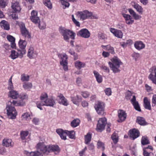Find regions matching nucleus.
I'll use <instances>...</instances> for the list:
<instances>
[{"instance_id": "obj_1", "label": "nucleus", "mask_w": 156, "mask_h": 156, "mask_svg": "<svg viewBox=\"0 0 156 156\" xmlns=\"http://www.w3.org/2000/svg\"><path fill=\"white\" fill-rule=\"evenodd\" d=\"M39 147V149L46 155L52 152H54L55 154H57L60 151V149L57 145H46L43 143V144L40 145Z\"/></svg>"}, {"instance_id": "obj_2", "label": "nucleus", "mask_w": 156, "mask_h": 156, "mask_svg": "<svg viewBox=\"0 0 156 156\" xmlns=\"http://www.w3.org/2000/svg\"><path fill=\"white\" fill-rule=\"evenodd\" d=\"M108 64L113 72L116 73L120 72L119 68L122 63L117 57L115 56L111 59V61L108 62Z\"/></svg>"}, {"instance_id": "obj_3", "label": "nucleus", "mask_w": 156, "mask_h": 156, "mask_svg": "<svg viewBox=\"0 0 156 156\" xmlns=\"http://www.w3.org/2000/svg\"><path fill=\"white\" fill-rule=\"evenodd\" d=\"M59 31L61 34L63 36L64 40L68 42L69 38L74 39L76 35L75 33L72 31L67 29L64 28L60 27L59 28Z\"/></svg>"}, {"instance_id": "obj_4", "label": "nucleus", "mask_w": 156, "mask_h": 156, "mask_svg": "<svg viewBox=\"0 0 156 156\" xmlns=\"http://www.w3.org/2000/svg\"><path fill=\"white\" fill-rule=\"evenodd\" d=\"M56 132L62 140H66V135L71 139H75L76 138L75 133L74 131H69L67 130H64L62 129H58L56 130Z\"/></svg>"}, {"instance_id": "obj_5", "label": "nucleus", "mask_w": 156, "mask_h": 156, "mask_svg": "<svg viewBox=\"0 0 156 156\" xmlns=\"http://www.w3.org/2000/svg\"><path fill=\"white\" fill-rule=\"evenodd\" d=\"M9 104H11L10 102H7L5 108L7 117L9 119H14L16 118L17 113L14 106H10Z\"/></svg>"}, {"instance_id": "obj_6", "label": "nucleus", "mask_w": 156, "mask_h": 156, "mask_svg": "<svg viewBox=\"0 0 156 156\" xmlns=\"http://www.w3.org/2000/svg\"><path fill=\"white\" fill-rule=\"evenodd\" d=\"M58 56L61 59L60 61V65L62 66L64 71H66L68 70L67 55L65 53L63 54H60Z\"/></svg>"}, {"instance_id": "obj_7", "label": "nucleus", "mask_w": 156, "mask_h": 156, "mask_svg": "<svg viewBox=\"0 0 156 156\" xmlns=\"http://www.w3.org/2000/svg\"><path fill=\"white\" fill-rule=\"evenodd\" d=\"M12 8L13 10V12L11 14L13 19L16 20L18 19V13H20V4L18 2H16L13 3L12 5Z\"/></svg>"}, {"instance_id": "obj_8", "label": "nucleus", "mask_w": 156, "mask_h": 156, "mask_svg": "<svg viewBox=\"0 0 156 156\" xmlns=\"http://www.w3.org/2000/svg\"><path fill=\"white\" fill-rule=\"evenodd\" d=\"M107 123V119L105 118H100L97 124L96 130L99 132H101L105 128Z\"/></svg>"}, {"instance_id": "obj_9", "label": "nucleus", "mask_w": 156, "mask_h": 156, "mask_svg": "<svg viewBox=\"0 0 156 156\" xmlns=\"http://www.w3.org/2000/svg\"><path fill=\"white\" fill-rule=\"evenodd\" d=\"M92 15V13L91 12H89L87 10L83 11H78L77 12V16L82 20L89 18Z\"/></svg>"}, {"instance_id": "obj_10", "label": "nucleus", "mask_w": 156, "mask_h": 156, "mask_svg": "<svg viewBox=\"0 0 156 156\" xmlns=\"http://www.w3.org/2000/svg\"><path fill=\"white\" fill-rule=\"evenodd\" d=\"M20 30L23 36L28 38H30V34L28 30L26 27L25 24L23 22L20 23Z\"/></svg>"}, {"instance_id": "obj_11", "label": "nucleus", "mask_w": 156, "mask_h": 156, "mask_svg": "<svg viewBox=\"0 0 156 156\" xmlns=\"http://www.w3.org/2000/svg\"><path fill=\"white\" fill-rule=\"evenodd\" d=\"M150 74L148 76L149 79L151 80L153 83L156 85V67H152L150 69Z\"/></svg>"}, {"instance_id": "obj_12", "label": "nucleus", "mask_w": 156, "mask_h": 156, "mask_svg": "<svg viewBox=\"0 0 156 156\" xmlns=\"http://www.w3.org/2000/svg\"><path fill=\"white\" fill-rule=\"evenodd\" d=\"M78 36L85 38H88L90 36V34L87 29H82L77 33Z\"/></svg>"}, {"instance_id": "obj_13", "label": "nucleus", "mask_w": 156, "mask_h": 156, "mask_svg": "<svg viewBox=\"0 0 156 156\" xmlns=\"http://www.w3.org/2000/svg\"><path fill=\"white\" fill-rule=\"evenodd\" d=\"M94 108L98 114H102L103 113L104 109V103L101 102H98L95 104Z\"/></svg>"}, {"instance_id": "obj_14", "label": "nucleus", "mask_w": 156, "mask_h": 156, "mask_svg": "<svg viewBox=\"0 0 156 156\" xmlns=\"http://www.w3.org/2000/svg\"><path fill=\"white\" fill-rule=\"evenodd\" d=\"M7 38L8 40L11 42V46H10L8 44H5V48L6 49H7V48L8 47L9 48L10 47L13 49H16V47L15 43V38L11 35H8L7 36Z\"/></svg>"}, {"instance_id": "obj_15", "label": "nucleus", "mask_w": 156, "mask_h": 156, "mask_svg": "<svg viewBox=\"0 0 156 156\" xmlns=\"http://www.w3.org/2000/svg\"><path fill=\"white\" fill-rule=\"evenodd\" d=\"M31 15L30 19L33 23L37 24L40 22L39 18L37 16V11L33 10L31 12Z\"/></svg>"}, {"instance_id": "obj_16", "label": "nucleus", "mask_w": 156, "mask_h": 156, "mask_svg": "<svg viewBox=\"0 0 156 156\" xmlns=\"http://www.w3.org/2000/svg\"><path fill=\"white\" fill-rule=\"evenodd\" d=\"M27 43L25 40L20 39V58H22L25 54L26 50L25 49Z\"/></svg>"}, {"instance_id": "obj_17", "label": "nucleus", "mask_w": 156, "mask_h": 156, "mask_svg": "<svg viewBox=\"0 0 156 156\" xmlns=\"http://www.w3.org/2000/svg\"><path fill=\"white\" fill-rule=\"evenodd\" d=\"M110 30L115 37L119 38H122L123 33L121 30L112 28H110Z\"/></svg>"}, {"instance_id": "obj_18", "label": "nucleus", "mask_w": 156, "mask_h": 156, "mask_svg": "<svg viewBox=\"0 0 156 156\" xmlns=\"http://www.w3.org/2000/svg\"><path fill=\"white\" fill-rule=\"evenodd\" d=\"M41 144H43V143H39L37 144L36 146L37 151L34 152H31L30 153V156H43L42 154H44L39 148V146Z\"/></svg>"}, {"instance_id": "obj_19", "label": "nucleus", "mask_w": 156, "mask_h": 156, "mask_svg": "<svg viewBox=\"0 0 156 156\" xmlns=\"http://www.w3.org/2000/svg\"><path fill=\"white\" fill-rule=\"evenodd\" d=\"M130 137L133 138V140L139 136L140 133L138 130L136 129H130L129 130Z\"/></svg>"}, {"instance_id": "obj_20", "label": "nucleus", "mask_w": 156, "mask_h": 156, "mask_svg": "<svg viewBox=\"0 0 156 156\" xmlns=\"http://www.w3.org/2000/svg\"><path fill=\"white\" fill-rule=\"evenodd\" d=\"M131 102L133 104L134 108L139 112H141V110L139 104L137 101H136L135 96H133L131 100Z\"/></svg>"}, {"instance_id": "obj_21", "label": "nucleus", "mask_w": 156, "mask_h": 156, "mask_svg": "<svg viewBox=\"0 0 156 156\" xmlns=\"http://www.w3.org/2000/svg\"><path fill=\"white\" fill-rule=\"evenodd\" d=\"M118 116L119 120H118L119 122H121L124 121L126 118V114L122 110H119L118 111Z\"/></svg>"}, {"instance_id": "obj_22", "label": "nucleus", "mask_w": 156, "mask_h": 156, "mask_svg": "<svg viewBox=\"0 0 156 156\" xmlns=\"http://www.w3.org/2000/svg\"><path fill=\"white\" fill-rule=\"evenodd\" d=\"M132 6L135 8L137 12L140 14H142L143 12V8L137 3L133 2H131Z\"/></svg>"}, {"instance_id": "obj_23", "label": "nucleus", "mask_w": 156, "mask_h": 156, "mask_svg": "<svg viewBox=\"0 0 156 156\" xmlns=\"http://www.w3.org/2000/svg\"><path fill=\"white\" fill-rule=\"evenodd\" d=\"M18 92L15 90L9 91L8 94V97L12 99H16L19 97Z\"/></svg>"}, {"instance_id": "obj_24", "label": "nucleus", "mask_w": 156, "mask_h": 156, "mask_svg": "<svg viewBox=\"0 0 156 156\" xmlns=\"http://www.w3.org/2000/svg\"><path fill=\"white\" fill-rule=\"evenodd\" d=\"M2 144L3 146L6 147H12L13 146V143L10 139H4L3 140Z\"/></svg>"}, {"instance_id": "obj_25", "label": "nucleus", "mask_w": 156, "mask_h": 156, "mask_svg": "<svg viewBox=\"0 0 156 156\" xmlns=\"http://www.w3.org/2000/svg\"><path fill=\"white\" fill-rule=\"evenodd\" d=\"M27 98L26 94L23 93L20 94V106H23L25 104V100Z\"/></svg>"}, {"instance_id": "obj_26", "label": "nucleus", "mask_w": 156, "mask_h": 156, "mask_svg": "<svg viewBox=\"0 0 156 156\" xmlns=\"http://www.w3.org/2000/svg\"><path fill=\"white\" fill-rule=\"evenodd\" d=\"M1 26L2 28L6 30H9L10 29L9 25L8 22L3 20L0 22Z\"/></svg>"}, {"instance_id": "obj_27", "label": "nucleus", "mask_w": 156, "mask_h": 156, "mask_svg": "<svg viewBox=\"0 0 156 156\" xmlns=\"http://www.w3.org/2000/svg\"><path fill=\"white\" fill-rule=\"evenodd\" d=\"M134 46L137 49L140 50L144 48L145 45L142 41H136L134 44Z\"/></svg>"}, {"instance_id": "obj_28", "label": "nucleus", "mask_w": 156, "mask_h": 156, "mask_svg": "<svg viewBox=\"0 0 156 156\" xmlns=\"http://www.w3.org/2000/svg\"><path fill=\"white\" fill-rule=\"evenodd\" d=\"M136 122L140 125L145 126L147 124L145 119L142 117L139 116L137 117Z\"/></svg>"}, {"instance_id": "obj_29", "label": "nucleus", "mask_w": 156, "mask_h": 156, "mask_svg": "<svg viewBox=\"0 0 156 156\" xmlns=\"http://www.w3.org/2000/svg\"><path fill=\"white\" fill-rule=\"evenodd\" d=\"M70 98L73 103L76 105H78L79 101H81L77 95H76L75 96H71L70 97Z\"/></svg>"}, {"instance_id": "obj_30", "label": "nucleus", "mask_w": 156, "mask_h": 156, "mask_svg": "<svg viewBox=\"0 0 156 156\" xmlns=\"http://www.w3.org/2000/svg\"><path fill=\"white\" fill-rule=\"evenodd\" d=\"M75 66L76 68L80 69L81 68L84 67L86 66V64L84 62L77 61L75 62Z\"/></svg>"}, {"instance_id": "obj_31", "label": "nucleus", "mask_w": 156, "mask_h": 156, "mask_svg": "<svg viewBox=\"0 0 156 156\" xmlns=\"http://www.w3.org/2000/svg\"><path fill=\"white\" fill-rule=\"evenodd\" d=\"M93 73L97 82L99 83H101L102 81V76L96 71H94Z\"/></svg>"}, {"instance_id": "obj_32", "label": "nucleus", "mask_w": 156, "mask_h": 156, "mask_svg": "<svg viewBox=\"0 0 156 156\" xmlns=\"http://www.w3.org/2000/svg\"><path fill=\"white\" fill-rule=\"evenodd\" d=\"M29 134V132L27 131H22L20 133L21 138L23 142L25 143L26 142V138Z\"/></svg>"}, {"instance_id": "obj_33", "label": "nucleus", "mask_w": 156, "mask_h": 156, "mask_svg": "<svg viewBox=\"0 0 156 156\" xmlns=\"http://www.w3.org/2000/svg\"><path fill=\"white\" fill-rule=\"evenodd\" d=\"M46 105L53 107L55 104V101L52 98H48L45 100Z\"/></svg>"}, {"instance_id": "obj_34", "label": "nucleus", "mask_w": 156, "mask_h": 156, "mask_svg": "<svg viewBox=\"0 0 156 156\" xmlns=\"http://www.w3.org/2000/svg\"><path fill=\"white\" fill-rule=\"evenodd\" d=\"M101 47L105 49L108 50L109 51V52L112 54L115 53L114 51V48L113 47H111L110 45H107L106 46H104L102 45Z\"/></svg>"}, {"instance_id": "obj_35", "label": "nucleus", "mask_w": 156, "mask_h": 156, "mask_svg": "<svg viewBox=\"0 0 156 156\" xmlns=\"http://www.w3.org/2000/svg\"><path fill=\"white\" fill-rule=\"evenodd\" d=\"M144 107L148 110L151 109V106L150 101L148 100L147 98L145 97L144 98Z\"/></svg>"}, {"instance_id": "obj_36", "label": "nucleus", "mask_w": 156, "mask_h": 156, "mask_svg": "<svg viewBox=\"0 0 156 156\" xmlns=\"http://www.w3.org/2000/svg\"><path fill=\"white\" fill-rule=\"evenodd\" d=\"M12 76L11 77L8 81V87H7V89L9 90V91L14 90V87L13 85V83H12Z\"/></svg>"}, {"instance_id": "obj_37", "label": "nucleus", "mask_w": 156, "mask_h": 156, "mask_svg": "<svg viewBox=\"0 0 156 156\" xmlns=\"http://www.w3.org/2000/svg\"><path fill=\"white\" fill-rule=\"evenodd\" d=\"M34 49L32 47H30L29 49L27 56L29 58L32 59L34 58Z\"/></svg>"}, {"instance_id": "obj_38", "label": "nucleus", "mask_w": 156, "mask_h": 156, "mask_svg": "<svg viewBox=\"0 0 156 156\" xmlns=\"http://www.w3.org/2000/svg\"><path fill=\"white\" fill-rule=\"evenodd\" d=\"M23 87L25 90H30L33 87L32 83L30 82H24L23 83Z\"/></svg>"}, {"instance_id": "obj_39", "label": "nucleus", "mask_w": 156, "mask_h": 156, "mask_svg": "<svg viewBox=\"0 0 156 156\" xmlns=\"http://www.w3.org/2000/svg\"><path fill=\"white\" fill-rule=\"evenodd\" d=\"M141 143L143 145L149 144L150 142L148 137L146 136H143L141 140Z\"/></svg>"}, {"instance_id": "obj_40", "label": "nucleus", "mask_w": 156, "mask_h": 156, "mask_svg": "<svg viewBox=\"0 0 156 156\" xmlns=\"http://www.w3.org/2000/svg\"><path fill=\"white\" fill-rule=\"evenodd\" d=\"M43 3L49 9H51L52 5L51 2L50 0H43Z\"/></svg>"}, {"instance_id": "obj_41", "label": "nucleus", "mask_w": 156, "mask_h": 156, "mask_svg": "<svg viewBox=\"0 0 156 156\" xmlns=\"http://www.w3.org/2000/svg\"><path fill=\"white\" fill-rule=\"evenodd\" d=\"M91 134L88 133L87 135L85 136V143L86 144H88L91 141Z\"/></svg>"}, {"instance_id": "obj_42", "label": "nucleus", "mask_w": 156, "mask_h": 156, "mask_svg": "<svg viewBox=\"0 0 156 156\" xmlns=\"http://www.w3.org/2000/svg\"><path fill=\"white\" fill-rule=\"evenodd\" d=\"M80 123V120L78 119H74L71 122V125L73 127L78 126Z\"/></svg>"}, {"instance_id": "obj_43", "label": "nucleus", "mask_w": 156, "mask_h": 156, "mask_svg": "<svg viewBox=\"0 0 156 156\" xmlns=\"http://www.w3.org/2000/svg\"><path fill=\"white\" fill-rule=\"evenodd\" d=\"M111 138L115 144H116L118 141V136L117 133H114L112 135Z\"/></svg>"}, {"instance_id": "obj_44", "label": "nucleus", "mask_w": 156, "mask_h": 156, "mask_svg": "<svg viewBox=\"0 0 156 156\" xmlns=\"http://www.w3.org/2000/svg\"><path fill=\"white\" fill-rule=\"evenodd\" d=\"M30 76L23 74L21 75V80L23 81H28L29 80Z\"/></svg>"}, {"instance_id": "obj_45", "label": "nucleus", "mask_w": 156, "mask_h": 156, "mask_svg": "<svg viewBox=\"0 0 156 156\" xmlns=\"http://www.w3.org/2000/svg\"><path fill=\"white\" fill-rule=\"evenodd\" d=\"M22 118L23 119L25 120H29L30 119V115L28 113H24L22 116Z\"/></svg>"}, {"instance_id": "obj_46", "label": "nucleus", "mask_w": 156, "mask_h": 156, "mask_svg": "<svg viewBox=\"0 0 156 156\" xmlns=\"http://www.w3.org/2000/svg\"><path fill=\"white\" fill-rule=\"evenodd\" d=\"M11 52V54L10 56L12 59H15L18 57V54L17 52H16L15 51L12 50Z\"/></svg>"}, {"instance_id": "obj_47", "label": "nucleus", "mask_w": 156, "mask_h": 156, "mask_svg": "<svg viewBox=\"0 0 156 156\" xmlns=\"http://www.w3.org/2000/svg\"><path fill=\"white\" fill-rule=\"evenodd\" d=\"M38 26L41 29H45L46 26L45 23L43 21L39 22Z\"/></svg>"}, {"instance_id": "obj_48", "label": "nucleus", "mask_w": 156, "mask_h": 156, "mask_svg": "<svg viewBox=\"0 0 156 156\" xmlns=\"http://www.w3.org/2000/svg\"><path fill=\"white\" fill-rule=\"evenodd\" d=\"M98 148H102V150L103 151L105 149L104 144L103 143L100 141H98L97 143Z\"/></svg>"}, {"instance_id": "obj_49", "label": "nucleus", "mask_w": 156, "mask_h": 156, "mask_svg": "<svg viewBox=\"0 0 156 156\" xmlns=\"http://www.w3.org/2000/svg\"><path fill=\"white\" fill-rule=\"evenodd\" d=\"M98 37L99 39L103 40L105 38V35L103 33L99 32L98 33Z\"/></svg>"}, {"instance_id": "obj_50", "label": "nucleus", "mask_w": 156, "mask_h": 156, "mask_svg": "<svg viewBox=\"0 0 156 156\" xmlns=\"http://www.w3.org/2000/svg\"><path fill=\"white\" fill-rule=\"evenodd\" d=\"M48 95L47 93H45L42 94L40 97V100L41 101H45L46 100L48 99Z\"/></svg>"}, {"instance_id": "obj_51", "label": "nucleus", "mask_w": 156, "mask_h": 156, "mask_svg": "<svg viewBox=\"0 0 156 156\" xmlns=\"http://www.w3.org/2000/svg\"><path fill=\"white\" fill-rule=\"evenodd\" d=\"M60 104H62L65 106H67L68 103L67 102V100L65 98L64 100H61L59 102Z\"/></svg>"}, {"instance_id": "obj_52", "label": "nucleus", "mask_w": 156, "mask_h": 156, "mask_svg": "<svg viewBox=\"0 0 156 156\" xmlns=\"http://www.w3.org/2000/svg\"><path fill=\"white\" fill-rule=\"evenodd\" d=\"M122 15L123 16L124 18L126 21V20H130V19L132 18L128 14H123Z\"/></svg>"}, {"instance_id": "obj_53", "label": "nucleus", "mask_w": 156, "mask_h": 156, "mask_svg": "<svg viewBox=\"0 0 156 156\" xmlns=\"http://www.w3.org/2000/svg\"><path fill=\"white\" fill-rule=\"evenodd\" d=\"M106 94L108 96L110 95L111 94V90L110 88H107L105 90Z\"/></svg>"}, {"instance_id": "obj_54", "label": "nucleus", "mask_w": 156, "mask_h": 156, "mask_svg": "<svg viewBox=\"0 0 156 156\" xmlns=\"http://www.w3.org/2000/svg\"><path fill=\"white\" fill-rule=\"evenodd\" d=\"M6 5L5 1L4 0H0V6L2 8H4Z\"/></svg>"}, {"instance_id": "obj_55", "label": "nucleus", "mask_w": 156, "mask_h": 156, "mask_svg": "<svg viewBox=\"0 0 156 156\" xmlns=\"http://www.w3.org/2000/svg\"><path fill=\"white\" fill-rule=\"evenodd\" d=\"M81 95L83 98H86L89 97V94L88 92L87 91H85L82 92L81 93Z\"/></svg>"}, {"instance_id": "obj_56", "label": "nucleus", "mask_w": 156, "mask_h": 156, "mask_svg": "<svg viewBox=\"0 0 156 156\" xmlns=\"http://www.w3.org/2000/svg\"><path fill=\"white\" fill-rule=\"evenodd\" d=\"M61 0V3L62 4L64 5L65 7H69V3L64 0Z\"/></svg>"}, {"instance_id": "obj_57", "label": "nucleus", "mask_w": 156, "mask_h": 156, "mask_svg": "<svg viewBox=\"0 0 156 156\" xmlns=\"http://www.w3.org/2000/svg\"><path fill=\"white\" fill-rule=\"evenodd\" d=\"M101 68L102 69L104 70V71L105 72H107L108 73H109V71H110L108 67H107L106 66H102L101 67Z\"/></svg>"}, {"instance_id": "obj_58", "label": "nucleus", "mask_w": 156, "mask_h": 156, "mask_svg": "<svg viewBox=\"0 0 156 156\" xmlns=\"http://www.w3.org/2000/svg\"><path fill=\"white\" fill-rule=\"evenodd\" d=\"M143 154L144 156H150V154L151 153H149L147 151L145 150V149H143Z\"/></svg>"}, {"instance_id": "obj_59", "label": "nucleus", "mask_w": 156, "mask_h": 156, "mask_svg": "<svg viewBox=\"0 0 156 156\" xmlns=\"http://www.w3.org/2000/svg\"><path fill=\"white\" fill-rule=\"evenodd\" d=\"M57 97L60 100H64L65 97L61 93H59L58 94Z\"/></svg>"}, {"instance_id": "obj_60", "label": "nucleus", "mask_w": 156, "mask_h": 156, "mask_svg": "<svg viewBox=\"0 0 156 156\" xmlns=\"http://www.w3.org/2000/svg\"><path fill=\"white\" fill-rule=\"evenodd\" d=\"M133 16L134 18V19L136 20H138L140 19L141 17L139 16L136 13L133 14Z\"/></svg>"}, {"instance_id": "obj_61", "label": "nucleus", "mask_w": 156, "mask_h": 156, "mask_svg": "<svg viewBox=\"0 0 156 156\" xmlns=\"http://www.w3.org/2000/svg\"><path fill=\"white\" fill-rule=\"evenodd\" d=\"M134 22V20L132 19V18L130 19V20H126V23L128 24H132Z\"/></svg>"}, {"instance_id": "obj_62", "label": "nucleus", "mask_w": 156, "mask_h": 156, "mask_svg": "<svg viewBox=\"0 0 156 156\" xmlns=\"http://www.w3.org/2000/svg\"><path fill=\"white\" fill-rule=\"evenodd\" d=\"M32 121L35 125H37L39 122V119L37 118H34L33 119Z\"/></svg>"}, {"instance_id": "obj_63", "label": "nucleus", "mask_w": 156, "mask_h": 156, "mask_svg": "<svg viewBox=\"0 0 156 156\" xmlns=\"http://www.w3.org/2000/svg\"><path fill=\"white\" fill-rule=\"evenodd\" d=\"M6 152V150L4 147H0V154H3Z\"/></svg>"}, {"instance_id": "obj_64", "label": "nucleus", "mask_w": 156, "mask_h": 156, "mask_svg": "<svg viewBox=\"0 0 156 156\" xmlns=\"http://www.w3.org/2000/svg\"><path fill=\"white\" fill-rule=\"evenodd\" d=\"M152 103L155 105L156 104V94L153 95V96Z\"/></svg>"}]
</instances>
